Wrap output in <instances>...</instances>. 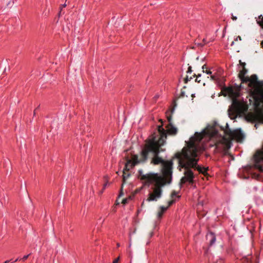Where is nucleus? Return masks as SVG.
I'll return each instance as SVG.
<instances>
[{
  "instance_id": "5",
  "label": "nucleus",
  "mask_w": 263,
  "mask_h": 263,
  "mask_svg": "<svg viewBox=\"0 0 263 263\" xmlns=\"http://www.w3.org/2000/svg\"><path fill=\"white\" fill-rule=\"evenodd\" d=\"M232 106L234 111L238 115L245 114L248 109V106L246 103L236 99L233 100Z\"/></svg>"
},
{
  "instance_id": "29",
  "label": "nucleus",
  "mask_w": 263,
  "mask_h": 263,
  "mask_svg": "<svg viewBox=\"0 0 263 263\" xmlns=\"http://www.w3.org/2000/svg\"><path fill=\"white\" fill-rule=\"evenodd\" d=\"M66 6V4H65L63 5H62V6L61 7V9L62 10V8H64V7H65Z\"/></svg>"
},
{
  "instance_id": "16",
  "label": "nucleus",
  "mask_w": 263,
  "mask_h": 263,
  "mask_svg": "<svg viewBox=\"0 0 263 263\" xmlns=\"http://www.w3.org/2000/svg\"><path fill=\"white\" fill-rule=\"evenodd\" d=\"M193 79V77H191L190 78L188 76H186V77L184 79V83H187L189 81L192 80Z\"/></svg>"
},
{
  "instance_id": "10",
  "label": "nucleus",
  "mask_w": 263,
  "mask_h": 263,
  "mask_svg": "<svg viewBox=\"0 0 263 263\" xmlns=\"http://www.w3.org/2000/svg\"><path fill=\"white\" fill-rule=\"evenodd\" d=\"M222 91L224 96L229 95L231 97L236 98L239 96V93L234 90L232 87H224Z\"/></svg>"
},
{
  "instance_id": "20",
  "label": "nucleus",
  "mask_w": 263,
  "mask_h": 263,
  "mask_svg": "<svg viewBox=\"0 0 263 263\" xmlns=\"http://www.w3.org/2000/svg\"><path fill=\"white\" fill-rule=\"evenodd\" d=\"M157 198H147L146 201L150 202L151 201H157Z\"/></svg>"
},
{
  "instance_id": "25",
  "label": "nucleus",
  "mask_w": 263,
  "mask_h": 263,
  "mask_svg": "<svg viewBox=\"0 0 263 263\" xmlns=\"http://www.w3.org/2000/svg\"><path fill=\"white\" fill-rule=\"evenodd\" d=\"M204 73H206L207 74H211L212 71H211L210 70H205Z\"/></svg>"
},
{
  "instance_id": "35",
  "label": "nucleus",
  "mask_w": 263,
  "mask_h": 263,
  "mask_svg": "<svg viewBox=\"0 0 263 263\" xmlns=\"http://www.w3.org/2000/svg\"><path fill=\"white\" fill-rule=\"evenodd\" d=\"M9 262H10V260H6V261H5L4 263H8Z\"/></svg>"
},
{
  "instance_id": "38",
  "label": "nucleus",
  "mask_w": 263,
  "mask_h": 263,
  "mask_svg": "<svg viewBox=\"0 0 263 263\" xmlns=\"http://www.w3.org/2000/svg\"><path fill=\"white\" fill-rule=\"evenodd\" d=\"M117 246L119 247H120V244L119 243H117Z\"/></svg>"
},
{
  "instance_id": "4",
  "label": "nucleus",
  "mask_w": 263,
  "mask_h": 263,
  "mask_svg": "<svg viewBox=\"0 0 263 263\" xmlns=\"http://www.w3.org/2000/svg\"><path fill=\"white\" fill-rule=\"evenodd\" d=\"M227 128L226 129H221L222 132L223 136L221 140L222 142L225 143L227 146H229L231 143V141L235 140L238 142H241L245 137L243 134L240 129H236L232 130L227 124Z\"/></svg>"
},
{
  "instance_id": "17",
  "label": "nucleus",
  "mask_w": 263,
  "mask_h": 263,
  "mask_svg": "<svg viewBox=\"0 0 263 263\" xmlns=\"http://www.w3.org/2000/svg\"><path fill=\"white\" fill-rule=\"evenodd\" d=\"M238 40H239L240 41H241V36H237V37H236V38L234 40V41H233L232 42V43H231V46L234 45V43H235V41H238Z\"/></svg>"
},
{
  "instance_id": "11",
  "label": "nucleus",
  "mask_w": 263,
  "mask_h": 263,
  "mask_svg": "<svg viewBox=\"0 0 263 263\" xmlns=\"http://www.w3.org/2000/svg\"><path fill=\"white\" fill-rule=\"evenodd\" d=\"M127 203V198H117L115 203V206L119 205L120 203L122 204L123 205H125ZM115 208V207H114L112 210L114 212L116 211Z\"/></svg>"
},
{
  "instance_id": "15",
  "label": "nucleus",
  "mask_w": 263,
  "mask_h": 263,
  "mask_svg": "<svg viewBox=\"0 0 263 263\" xmlns=\"http://www.w3.org/2000/svg\"><path fill=\"white\" fill-rule=\"evenodd\" d=\"M202 42H203V43H202L196 42L195 44H197L198 46L202 47L204 44H206L205 40L204 39H203Z\"/></svg>"
},
{
  "instance_id": "9",
  "label": "nucleus",
  "mask_w": 263,
  "mask_h": 263,
  "mask_svg": "<svg viewBox=\"0 0 263 263\" xmlns=\"http://www.w3.org/2000/svg\"><path fill=\"white\" fill-rule=\"evenodd\" d=\"M167 120H168L169 123L167 124V125L166 127L167 128V130H165L164 129V130H165V134H166V132H167V133H168L170 135L175 136L178 133V129L176 127H175V126H174L172 123V115H171L170 116H167Z\"/></svg>"
},
{
  "instance_id": "39",
  "label": "nucleus",
  "mask_w": 263,
  "mask_h": 263,
  "mask_svg": "<svg viewBox=\"0 0 263 263\" xmlns=\"http://www.w3.org/2000/svg\"><path fill=\"white\" fill-rule=\"evenodd\" d=\"M18 258H17V259L14 261H15H15H17L18 260Z\"/></svg>"
},
{
  "instance_id": "28",
  "label": "nucleus",
  "mask_w": 263,
  "mask_h": 263,
  "mask_svg": "<svg viewBox=\"0 0 263 263\" xmlns=\"http://www.w3.org/2000/svg\"><path fill=\"white\" fill-rule=\"evenodd\" d=\"M119 260V258L118 257L114 260V261H113V263H118Z\"/></svg>"
},
{
  "instance_id": "24",
  "label": "nucleus",
  "mask_w": 263,
  "mask_h": 263,
  "mask_svg": "<svg viewBox=\"0 0 263 263\" xmlns=\"http://www.w3.org/2000/svg\"><path fill=\"white\" fill-rule=\"evenodd\" d=\"M202 72H204V71L205 70V69H206V65L205 64L203 65L202 66Z\"/></svg>"
},
{
  "instance_id": "41",
  "label": "nucleus",
  "mask_w": 263,
  "mask_h": 263,
  "mask_svg": "<svg viewBox=\"0 0 263 263\" xmlns=\"http://www.w3.org/2000/svg\"><path fill=\"white\" fill-rule=\"evenodd\" d=\"M176 197L179 198V197H180V196H177Z\"/></svg>"
},
{
  "instance_id": "36",
  "label": "nucleus",
  "mask_w": 263,
  "mask_h": 263,
  "mask_svg": "<svg viewBox=\"0 0 263 263\" xmlns=\"http://www.w3.org/2000/svg\"><path fill=\"white\" fill-rule=\"evenodd\" d=\"M158 98V96H156L155 97V99H157Z\"/></svg>"
},
{
  "instance_id": "34",
  "label": "nucleus",
  "mask_w": 263,
  "mask_h": 263,
  "mask_svg": "<svg viewBox=\"0 0 263 263\" xmlns=\"http://www.w3.org/2000/svg\"><path fill=\"white\" fill-rule=\"evenodd\" d=\"M153 235V232H151L150 233V236L152 237V236Z\"/></svg>"
},
{
  "instance_id": "6",
  "label": "nucleus",
  "mask_w": 263,
  "mask_h": 263,
  "mask_svg": "<svg viewBox=\"0 0 263 263\" xmlns=\"http://www.w3.org/2000/svg\"><path fill=\"white\" fill-rule=\"evenodd\" d=\"M175 202V200H167L166 201L165 205H160L158 206L156 212V217L158 220H160L163 214L167 211L168 208Z\"/></svg>"
},
{
  "instance_id": "27",
  "label": "nucleus",
  "mask_w": 263,
  "mask_h": 263,
  "mask_svg": "<svg viewBox=\"0 0 263 263\" xmlns=\"http://www.w3.org/2000/svg\"><path fill=\"white\" fill-rule=\"evenodd\" d=\"M232 19L233 20V21H236L237 18L236 16H234L233 15H232Z\"/></svg>"
},
{
  "instance_id": "8",
  "label": "nucleus",
  "mask_w": 263,
  "mask_h": 263,
  "mask_svg": "<svg viewBox=\"0 0 263 263\" xmlns=\"http://www.w3.org/2000/svg\"><path fill=\"white\" fill-rule=\"evenodd\" d=\"M248 121L251 122H263V113H249L246 116Z\"/></svg>"
},
{
  "instance_id": "40",
  "label": "nucleus",
  "mask_w": 263,
  "mask_h": 263,
  "mask_svg": "<svg viewBox=\"0 0 263 263\" xmlns=\"http://www.w3.org/2000/svg\"><path fill=\"white\" fill-rule=\"evenodd\" d=\"M121 196V194H120L119 196H118V197H120V196Z\"/></svg>"
},
{
  "instance_id": "42",
  "label": "nucleus",
  "mask_w": 263,
  "mask_h": 263,
  "mask_svg": "<svg viewBox=\"0 0 263 263\" xmlns=\"http://www.w3.org/2000/svg\"><path fill=\"white\" fill-rule=\"evenodd\" d=\"M174 194H172V197H173Z\"/></svg>"
},
{
  "instance_id": "1",
  "label": "nucleus",
  "mask_w": 263,
  "mask_h": 263,
  "mask_svg": "<svg viewBox=\"0 0 263 263\" xmlns=\"http://www.w3.org/2000/svg\"><path fill=\"white\" fill-rule=\"evenodd\" d=\"M159 121L161 125L158 126L157 133H154L151 138L146 140V143L141 153V161L145 162L148 159L149 153H152L153 158L151 163L155 165L161 164L162 176L153 173L144 174L142 170L138 171L139 178L145 185L153 184L149 197H160L162 192V187L166 183H170L172 180V161L164 160L159 156L160 152L163 151L160 147L164 145L167 137L163 128L162 120L160 119Z\"/></svg>"
},
{
  "instance_id": "18",
  "label": "nucleus",
  "mask_w": 263,
  "mask_h": 263,
  "mask_svg": "<svg viewBox=\"0 0 263 263\" xmlns=\"http://www.w3.org/2000/svg\"><path fill=\"white\" fill-rule=\"evenodd\" d=\"M239 63L240 65L242 67V68H245L246 63L245 62H242L241 61V60H239Z\"/></svg>"
},
{
  "instance_id": "19",
  "label": "nucleus",
  "mask_w": 263,
  "mask_h": 263,
  "mask_svg": "<svg viewBox=\"0 0 263 263\" xmlns=\"http://www.w3.org/2000/svg\"><path fill=\"white\" fill-rule=\"evenodd\" d=\"M211 80H212V81H217V80L216 77L214 75L211 76Z\"/></svg>"
},
{
  "instance_id": "23",
  "label": "nucleus",
  "mask_w": 263,
  "mask_h": 263,
  "mask_svg": "<svg viewBox=\"0 0 263 263\" xmlns=\"http://www.w3.org/2000/svg\"><path fill=\"white\" fill-rule=\"evenodd\" d=\"M185 96V92L184 91H182L181 93H180V95L179 96V98H182V97H184Z\"/></svg>"
},
{
  "instance_id": "14",
  "label": "nucleus",
  "mask_w": 263,
  "mask_h": 263,
  "mask_svg": "<svg viewBox=\"0 0 263 263\" xmlns=\"http://www.w3.org/2000/svg\"><path fill=\"white\" fill-rule=\"evenodd\" d=\"M257 21V23L263 29V16H262L261 15L259 16L258 20Z\"/></svg>"
},
{
  "instance_id": "32",
  "label": "nucleus",
  "mask_w": 263,
  "mask_h": 263,
  "mask_svg": "<svg viewBox=\"0 0 263 263\" xmlns=\"http://www.w3.org/2000/svg\"><path fill=\"white\" fill-rule=\"evenodd\" d=\"M107 182L105 183L104 184V189L106 187V186L107 185Z\"/></svg>"
},
{
  "instance_id": "31",
  "label": "nucleus",
  "mask_w": 263,
  "mask_h": 263,
  "mask_svg": "<svg viewBox=\"0 0 263 263\" xmlns=\"http://www.w3.org/2000/svg\"><path fill=\"white\" fill-rule=\"evenodd\" d=\"M174 111V108H173L172 109L171 112V114H172L173 113V112Z\"/></svg>"
},
{
  "instance_id": "22",
  "label": "nucleus",
  "mask_w": 263,
  "mask_h": 263,
  "mask_svg": "<svg viewBox=\"0 0 263 263\" xmlns=\"http://www.w3.org/2000/svg\"><path fill=\"white\" fill-rule=\"evenodd\" d=\"M30 255V254H28V255H25V256H24L22 258V260H24H24H25L26 259H27L28 258V257H29Z\"/></svg>"
},
{
  "instance_id": "33",
  "label": "nucleus",
  "mask_w": 263,
  "mask_h": 263,
  "mask_svg": "<svg viewBox=\"0 0 263 263\" xmlns=\"http://www.w3.org/2000/svg\"><path fill=\"white\" fill-rule=\"evenodd\" d=\"M38 108V107H37L34 111V115H35V111L36 110V109Z\"/></svg>"
},
{
  "instance_id": "21",
  "label": "nucleus",
  "mask_w": 263,
  "mask_h": 263,
  "mask_svg": "<svg viewBox=\"0 0 263 263\" xmlns=\"http://www.w3.org/2000/svg\"><path fill=\"white\" fill-rule=\"evenodd\" d=\"M192 69L191 66H189L187 71V73H192Z\"/></svg>"
},
{
  "instance_id": "3",
  "label": "nucleus",
  "mask_w": 263,
  "mask_h": 263,
  "mask_svg": "<svg viewBox=\"0 0 263 263\" xmlns=\"http://www.w3.org/2000/svg\"><path fill=\"white\" fill-rule=\"evenodd\" d=\"M247 72L248 70L243 68L238 76L242 83L249 82L251 95L254 100L255 106L258 107L263 103V81H259L256 74H253L250 77H246Z\"/></svg>"
},
{
  "instance_id": "2",
  "label": "nucleus",
  "mask_w": 263,
  "mask_h": 263,
  "mask_svg": "<svg viewBox=\"0 0 263 263\" xmlns=\"http://www.w3.org/2000/svg\"><path fill=\"white\" fill-rule=\"evenodd\" d=\"M218 135L216 125H209L202 133H196L194 136L190 139L186 147H184L181 152L175 154L176 157L178 159L179 167L184 168V176L180 180L181 184L186 182L190 183L193 182L194 176L191 168H195L202 174L206 172V170L197 166L198 157L200 153L204 149L201 142L204 137L208 136L211 138Z\"/></svg>"
},
{
  "instance_id": "12",
  "label": "nucleus",
  "mask_w": 263,
  "mask_h": 263,
  "mask_svg": "<svg viewBox=\"0 0 263 263\" xmlns=\"http://www.w3.org/2000/svg\"><path fill=\"white\" fill-rule=\"evenodd\" d=\"M207 240H209V244L212 246L216 241V237L213 233H210L206 235Z\"/></svg>"
},
{
  "instance_id": "26",
  "label": "nucleus",
  "mask_w": 263,
  "mask_h": 263,
  "mask_svg": "<svg viewBox=\"0 0 263 263\" xmlns=\"http://www.w3.org/2000/svg\"><path fill=\"white\" fill-rule=\"evenodd\" d=\"M201 74H198V75H196V74H194L193 75V77L194 78V77H196V78H198L199 77H201Z\"/></svg>"
},
{
  "instance_id": "37",
  "label": "nucleus",
  "mask_w": 263,
  "mask_h": 263,
  "mask_svg": "<svg viewBox=\"0 0 263 263\" xmlns=\"http://www.w3.org/2000/svg\"><path fill=\"white\" fill-rule=\"evenodd\" d=\"M261 45L263 47V41L261 42Z\"/></svg>"
},
{
  "instance_id": "13",
  "label": "nucleus",
  "mask_w": 263,
  "mask_h": 263,
  "mask_svg": "<svg viewBox=\"0 0 263 263\" xmlns=\"http://www.w3.org/2000/svg\"><path fill=\"white\" fill-rule=\"evenodd\" d=\"M127 171H126V170H123V182H125V180L128 178L129 176V174L127 172Z\"/></svg>"
},
{
  "instance_id": "7",
  "label": "nucleus",
  "mask_w": 263,
  "mask_h": 263,
  "mask_svg": "<svg viewBox=\"0 0 263 263\" xmlns=\"http://www.w3.org/2000/svg\"><path fill=\"white\" fill-rule=\"evenodd\" d=\"M141 162H142L141 161V158L139 159L137 155H133L132 159H129L127 158L126 163L125 165L124 170H126V171H129L130 168Z\"/></svg>"
},
{
  "instance_id": "30",
  "label": "nucleus",
  "mask_w": 263,
  "mask_h": 263,
  "mask_svg": "<svg viewBox=\"0 0 263 263\" xmlns=\"http://www.w3.org/2000/svg\"><path fill=\"white\" fill-rule=\"evenodd\" d=\"M195 81L198 82V83H199L200 82V80H199L198 78H196V80H195Z\"/></svg>"
}]
</instances>
